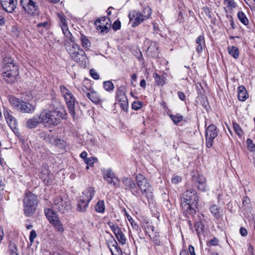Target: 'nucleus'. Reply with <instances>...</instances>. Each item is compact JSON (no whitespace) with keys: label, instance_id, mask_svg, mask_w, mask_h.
Segmentation results:
<instances>
[{"label":"nucleus","instance_id":"nucleus-1","mask_svg":"<svg viewBox=\"0 0 255 255\" xmlns=\"http://www.w3.org/2000/svg\"><path fill=\"white\" fill-rule=\"evenodd\" d=\"M198 197L196 191L193 189L186 190L181 198V207L183 212L187 216L196 213Z\"/></svg>","mask_w":255,"mask_h":255},{"label":"nucleus","instance_id":"nucleus-2","mask_svg":"<svg viewBox=\"0 0 255 255\" xmlns=\"http://www.w3.org/2000/svg\"><path fill=\"white\" fill-rule=\"evenodd\" d=\"M49 110V126L57 125L62 120L66 119L67 113L63 105L55 98L51 99Z\"/></svg>","mask_w":255,"mask_h":255},{"label":"nucleus","instance_id":"nucleus-3","mask_svg":"<svg viewBox=\"0 0 255 255\" xmlns=\"http://www.w3.org/2000/svg\"><path fill=\"white\" fill-rule=\"evenodd\" d=\"M2 70L3 79L7 83H13L18 75V66L15 64L14 60L9 55L3 58Z\"/></svg>","mask_w":255,"mask_h":255},{"label":"nucleus","instance_id":"nucleus-4","mask_svg":"<svg viewBox=\"0 0 255 255\" xmlns=\"http://www.w3.org/2000/svg\"><path fill=\"white\" fill-rule=\"evenodd\" d=\"M136 186L140 192L141 197H137L143 201V197L147 199L149 204L152 201L153 188L148 180L143 175L138 174L135 177Z\"/></svg>","mask_w":255,"mask_h":255},{"label":"nucleus","instance_id":"nucleus-5","mask_svg":"<svg viewBox=\"0 0 255 255\" xmlns=\"http://www.w3.org/2000/svg\"><path fill=\"white\" fill-rule=\"evenodd\" d=\"M151 13V9L149 6L144 7L141 12L135 10H130L128 14L129 23L132 27H135L148 19Z\"/></svg>","mask_w":255,"mask_h":255},{"label":"nucleus","instance_id":"nucleus-6","mask_svg":"<svg viewBox=\"0 0 255 255\" xmlns=\"http://www.w3.org/2000/svg\"><path fill=\"white\" fill-rule=\"evenodd\" d=\"M38 204L37 196L29 191H26L23 198V211L25 215L29 217L35 211Z\"/></svg>","mask_w":255,"mask_h":255},{"label":"nucleus","instance_id":"nucleus-7","mask_svg":"<svg viewBox=\"0 0 255 255\" xmlns=\"http://www.w3.org/2000/svg\"><path fill=\"white\" fill-rule=\"evenodd\" d=\"M66 49L71 57L76 62H86L87 56L84 51L74 42L65 43Z\"/></svg>","mask_w":255,"mask_h":255},{"label":"nucleus","instance_id":"nucleus-8","mask_svg":"<svg viewBox=\"0 0 255 255\" xmlns=\"http://www.w3.org/2000/svg\"><path fill=\"white\" fill-rule=\"evenodd\" d=\"M95 191L92 187L85 189L82 195L79 197L77 204V210L79 212H84L86 211L89 202L94 196Z\"/></svg>","mask_w":255,"mask_h":255},{"label":"nucleus","instance_id":"nucleus-9","mask_svg":"<svg viewBox=\"0 0 255 255\" xmlns=\"http://www.w3.org/2000/svg\"><path fill=\"white\" fill-rule=\"evenodd\" d=\"M60 91L62 96L64 98L66 105L68 107L69 114L74 120L76 118L75 103L76 100L70 91L64 86H61Z\"/></svg>","mask_w":255,"mask_h":255},{"label":"nucleus","instance_id":"nucleus-10","mask_svg":"<svg viewBox=\"0 0 255 255\" xmlns=\"http://www.w3.org/2000/svg\"><path fill=\"white\" fill-rule=\"evenodd\" d=\"M48 110L44 109L39 114L28 119L25 123V127L28 129H33L40 124L48 123Z\"/></svg>","mask_w":255,"mask_h":255},{"label":"nucleus","instance_id":"nucleus-11","mask_svg":"<svg viewBox=\"0 0 255 255\" xmlns=\"http://www.w3.org/2000/svg\"><path fill=\"white\" fill-rule=\"evenodd\" d=\"M53 208L59 211L64 213L70 208V202L67 199H63L61 196H57L53 199Z\"/></svg>","mask_w":255,"mask_h":255},{"label":"nucleus","instance_id":"nucleus-12","mask_svg":"<svg viewBox=\"0 0 255 255\" xmlns=\"http://www.w3.org/2000/svg\"><path fill=\"white\" fill-rule=\"evenodd\" d=\"M217 127L213 124L209 125L206 129L205 138L206 145L208 148H211L214 142V140L218 135Z\"/></svg>","mask_w":255,"mask_h":255},{"label":"nucleus","instance_id":"nucleus-13","mask_svg":"<svg viewBox=\"0 0 255 255\" xmlns=\"http://www.w3.org/2000/svg\"><path fill=\"white\" fill-rule=\"evenodd\" d=\"M126 87L121 86L117 89L116 99L120 103L121 108L125 111H127L128 107L127 97L125 94Z\"/></svg>","mask_w":255,"mask_h":255},{"label":"nucleus","instance_id":"nucleus-14","mask_svg":"<svg viewBox=\"0 0 255 255\" xmlns=\"http://www.w3.org/2000/svg\"><path fill=\"white\" fill-rule=\"evenodd\" d=\"M122 182L125 186L126 189L130 190L132 195L136 197H141L140 192L136 186V183H135L131 178L124 177Z\"/></svg>","mask_w":255,"mask_h":255},{"label":"nucleus","instance_id":"nucleus-15","mask_svg":"<svg viewBox=\"0 0 255 255\" xmlns=\"http://www.w3.org/2000/svg\"><path fill=\"white\" fill-rule=\"evenodd\" d=\"M49 222L52 225L55 229L60 232L64 231V228L57 215L49 209Z\"/></svg>","mask_w":255,"mask_h":255},{"label":"nucleus","instance_id":"nucleus-16","mask_svg":"<svg viewBox=\"0 0 255 255\" xmlns=\"http://www.w3.org/2000/svg\"><path fill=\"white\" fill-rule=\"evenodd\" d=\"M20 4L24 10L29 14H34L37 8V6L32 0H20Z\"/></svg>","mask_w":255,"mask_h":255},{"label":"nucleus","instance_id":"nucleus-17","mask_svg":"<svg viewBox=\"0 0 255 255\" xmlns=\"http://www.w3.org/2000/svg\"><path fill=\"white\" fill-rule=\"evenodd\" d=\"M103 177L109 184L113 185L115 187L119 186L118 179L111 169L105 170L103 171Z\"/></svg>","mask_w":255,"mask_h":255},{"label":"nucleus","instance_id":"nucleus-18","mask_svg":"<svg viewBox=\"0 0 255 255\" xmlns=\"http://www.w3.org/2000/svg\"><path fill=\"white\" fill-rule=\"evenodd\" d=\"M17 3V0H0L3 9L9 13H11L15 10Z\"/></svg>","mask_w":255,"mask_h":255},{"label":"nucleus","instance_id":"nucleus-19","mask_svg":"<svg viewBox=\"0 0 255 255\" xmlns=\"http://www.w3.org/2000/svg\"><path fill=\"white\" fill-rule=\"evenodd\" d=\"M4 115L9 127L13 131H14V130L16 129L17 125V122L15 119L7 110L4 111Z\"/></svg>","mask_w":255,"mask_h":255},{"label":"nucleus","instance_id":"nucleus-20","mask_svg":"<svg viewBox=\"0 0 255 255\" xmlns=\"http://www.w3.org/2000/svg\"><path fill=\"white\" fill-rule=\"evenodd\" d=\"M19 110L22 113L32 114L35 110V107L32 104L22 101L19 106Z\"/></svg>","mask_w":255,"mask_h":255},{"label":"nucleus","instance_id":"nucleus-21","mask_svg":"<svg viewBox=\"0 0 255 255\" xmlns=\"http://www.w3.org/2000/svg\"><path fill=\"white\" fill-rule=\"evenodd\" d=\"M146 52L147 54L151 57H155L158 54V47L155 42H151L148 46Z\"/></svg>","mask_w":255,"mask_h":255},{"label":"nucleus","instance_id":"nucleus-22","mask_svg":"<svg viewBox=\"0 0 255 255\" xmlns=\"http://www.w3.org/2000/svg\"><path fill=\"white\" fill-rule=\"evenodd\" d=\"M238 98L241 101H246L249 97L247 91L243 86H240L238 88Z\"/></svg>","mask_w":255,"mask_h":255},{"label":"nucleus","instance_id":"nucleus-23","mask_svg":"<svg viewBox=\"0 0 255 255\" xmlns=\"http://www.w3.org/2000/svg\"><path fill=\"white\" fill-rule=\"evenodd\" d=\"M62 30L64 35V40L65 41V43H69L74 42V37L69 31L68 27H65L64 26V28H62Z\"/></svg>","mask_w":255,"mask_h":255},{"label":"nucleus","instance_id":"nucleus-24","mask_svg":"<svg viewBox=\"0 0 255 255\" xmlns=\"http://www.w3.org/2000/svg\"><path fill=\"white\" fill-rule=\"evenodd\" d=\"M196 181L198 189L201 191H204L206 188V179L202 175H198L196 177Z\"/></svg>","mask_w":255,"mask_h":255},{"label":"nucleus","instance_id":"nucleus-25","mask_svg":"<svg viewBox=\"0 0 255 255\" xmlns=\"http://www.w3.org/2000/svg\"><path fill=\"white\" fill-rule=\"evenodd\" d=\"M194 227L195 228L196 233L199 238H200V236L202 235L204 232V225L203 220H200V221L196 222L195 223Z\"/></svg>","mask_w":255,"mask_h":255},{"label":"nucleus","instance_id":"nucleus-26","mask_svg":"<svg viewBox=\"0 0 255 255\" xmlns=\"http://www.w3.org/2000/svg\"><path fill=\"white\" fill-rule=\"evenodd\" d=\"M86 96L94 103L99 104L101 102L99 95L95 91L87 93Z\"/></svg>","mask_w":255,"mask_h":255},{"label":"nucleus","instance_id":"nucleus-27","mask_svg":"<svg viewBox=\"0 0 255 255\" xmlns=\"http://www.w3.org/2000/svg\"><path fill=\"white\" fill-rule=\"evenodd\" d=\"M196 43L198 44L196 50L198 53H201L205 45V38L203 35L199 36L196 39Z\"/></svg>","mask_w":255,"mask_h":255},{"label":"nucleus","instance_id":"nucleus-28","mask_svg":"<svg viewBox=\"0 0 255 255\" xmlns=\"http://www.w3.org/2000/svg\"><path fill=\"white\" fill-rule=\"evenodd\" d=\"M229 54L235 59H238L239 56V50L238 47L234 46H229L227 48Z\"/></svg>","mask_w":255,"mask_h":255},{"label":"nucleus","instance_id":"nucleus-29","mask_svg":"<svg viewBox=\"0 0 255 255\" xmlns=\"http://www.w3.org/2000/svg\"><path fill=\"white\" fill-rule=\"evenodd\" d=\"M49 140L50 143L55 145L59 148H64L65 146V141L61 139L50 137L49 138Z\"/></svg>","mask_w":255,"mask_h":255},{"label":"nucleus","instance_id":"nucleus-30","mask_svg":"<svg viewBox=\"0 0 255 255\" xmlns=\"http://www.w3.org/2000/svg\"><path fill=\"white\" fill-rule=\"evenodd\" d=\"M108 225L111 229L112 231L114 233L116 237H117L118 235H120L121 233H122L123 232V230H124V229L120 228L118 226L115 225L113 223L110 221L108 223Z\"/></svg>","mask_w":255,"mask_h":255},{"label":"nucleus","instance_id":"nucleus-31","mask_svg":"<svg viewBox=\"0 0 255 255\" xmlns=\"http://www.w3.org/2000/svg\"><path fill=\"white\" fill-rule=\"evenodd\" d=\"M9 102L10 105L16 110H19V106L21 103L18 99L16 98L13 96H11L9 98Z\"/></svg>","mask_w":255,"mask_h":255},{"label":"nucleus","instance_id":"nucleus-32","mask_svg":"<svg viewBox=\"0 0 255 255\" xmlns=\"http://www.w3.org/2000/svg\"><path fill=\"white\" fill-rule=\"evenodd\" d=\"M96 212L104 213L105 210V205L104 200H99L95 206Z\"/></svg>","mask_w":255,"mask_h":255},{"label":"nucleus","instance_id":"nucleus-33","mask_svg":"<svg viewBox=\"0 0 255 255\" xmlns=\"http://www.w3.org/2000/svg\"><path fill=\"white\" fill-rule=\"evenodd\" d=\"M8 253L9 255H19L17 248L15 244L10 243L9 244Z\"/></svg>","mask_w":255,"mask_h":255},{"label":"nucleus","instance_id":"nucleus-34","mask_svg":"<svg viewBox=\"0 0 255 255\" xmlns=\"http://www.w3.org/2000/svg\"><path fill=\"white\" fill-rule=\"evenodd\" d=\"M238 18L245 25L249 24V21L246 14L243 11H239L237 14Z\"/></svg>","mask_w":255,"mask_h":255},{"label":"nucleus","instance_id":"nucleus-35","mask_svg":"<svg viewBox=\"0 0 255 255\" xmlns=\"http://www.w3.org/2000/svg\"><path fill=\"white\" fill-rule=\"evenodd\" d=\"M153 77L154 78L155 81L158 85L163 86L165 84V77L160 76L156 73H153Z\"/></svg>","mask_w":255,"mask_h":255},{"label":"nucleus","instance_id":"nucleus-36","mask_svg":"<svg viewBox=\"0 0 255 255\" xmlns=\"http://www.w3.org/2000/svg\"><path fill=\"white\" fill-rule=\"evenodd\" d=\"M80 39L82 42V46L85 49H88L91 46V42L86 36L82 34Z\"/></svg>","mask_w":255,"mask_h":255},{"label":"nucleus","instance_id":"nucleus-37","mask_svg":"<svg viewBox=\"0 0 255 255\" xmlns=\"http://www.w3.org/2000/svg\"><path fill=\"white\" fill-rule=\"evenodd\" d=\"M210 211L212 215L216 218L218 219L220 217V209L217 205H214L211 206L210 208Z\"/></svg>","mask_w":255,"mask_h":255},{"label":"nucleus","instance_id":"nucleus-38","mask_svg":"<svg viewBox=\"0 0 255 255\" xmlns=\"http://www.w3.org/2000/svg\"><path fill=\"white\" fill-rule=\"evenodd\" d=\"M103 87L104 89L108 92H111L114 90V85L110 81H105L103 83Z\"/></svg>","mask_w":255,"mask_h":255},{"label":"nucleus","instance_id":"nucleus-39","mask_svg":"<svg viewBox=\"0 0 255 255\" xmlns=\"http://www.w3.org/2000/svg\"><path fill=\"white\" fill-rule=\"evenodd\" d=\"M169 117L175 124H178L179 122L182 121L183 119V116L180 115L179 114H176L175 115L170 114L169 115Z\"/></svg>","mask_w":255,"mask_h":255},{"label":"nucleus","instance_id":"nucleus-40","mask_svg":"<svg viewBox=\"0 0 255 255\" xmlns=\"http://www.w3.org/2000/svg\"><path fill=\"white\" fill-rule=\"evenodd\" d=\"M224 2L230 9H233L237 6V4L234 0H224Z\"/></svg>","mask_w":255,"mask_h":255},{"label":"nucleus","instance_id":"nucleus-41","mask_svg":"<svg viewBox=\"0 0 255 255\" xmlns=\"http://www.w3.org/2000/svg\"><path fill=\"white\" fill-rule=\"evenodd\" d=\"M58 17L60 19V25L61 29L64 28V26L67 27V22L66 17L62 14H58Z\"/></svg>","mask_w":255,"mask_h":255},{"label":"nucleus","instance_id":"nucleus-42","mask_svg":"<svg viewBox=\"0 0 255 255\" xmlns=\"http://www.w3.org/2000/svg\"><path fill=\"white\" fill-rule=\"evenodd\" d=\"M233 128L235 131L237 133L239 137H242L243 135L244 131L237 123H234L233 124Z\"/></svg>","mask_w":255,"mask_h":255},{"label":"nucleus","instance_id":"nucleus-43","mask_svg":"<svg viewBox=\"0 0 255 255\" xmlns=\"http://www.w3.org/2000/svg\"><path fill=\"white\" fill-rule=\"evenodd\" d=\"M105 18H102V19H97L95 22V24L97 27V29L101 31L103 26V23H105Z\"/></svg>","mask_w":255,"mask_h":255},{"label":"nucleus","instance_id":"nucleus-44","mask_svg":"<svg viewBox=\"0 0 255 255\" xmlns=\"http://www.w3.org/2000/svg\"><path fill=\"white\" fill-rule=\"evenodd\" d=\"M116 238L119 241V242L122 245H124L126 244L127 239L123 232L121 233L120 235H118L116 237Z\"/></svg>","mask_w":255,"mask_h":255},{"label":"nucleus","instance_id":"nucleus-45","mask_svg":"<svg viewBox=\"0 0 255 255\" xmlns=\"http://www.w3.org/2000/svg\"><path fill=\"white\" fill-rule=\"evenodd\" d=\"M142 228L144 229L145 232L146 234L150 233V231L152 233L154 232V227L152 225L149 224L148 223L143 225Z\"/></svg>","mask_w":255,"mask_h":255},{"label":"nucleus","instance_id":"nucleus-46","mask_svg":"<svg viewBox=\"0 0 255 255\" xmlns=\"http://www.w3.org/2000/svg\"><path fill=\"white\" fill-rule=\"evenodd\" d=\"M247 144L248 148L250 151H255V144L253 143V141L251 139H247Z\"/></svg>","mask_w":255,"mask_h":255},{"label":"nucleus","instance_id":"nucleus-47","mask_svg":"<svg viewBox=\"0 0 255 255\" xmlns=\"http://www.w3.org/2000/svg\"><path fill=\"white\" fill-rule=\"evenodd\" d=\"M182 181V178L176 174L173 175L171 178V182L173 184H178Z\"/></svg>","mask_w":255,"mask_h":255},{"label":"nucleus","instance_id":"nucleus-48","mask_svg":"<svg viewBox=\"0 0 255 255\" xmlns=\"http://www.w3.org/2000/svg\"><path fill=\"white\" fill-rule=\"evenodd\" d=\"M121 22L119 20H116V21H115L112 26L113 29L115 31L120 29L121 28Z\"/></svg>","mask_w":255,"mask_h":255},{"label":"nucleus","instance_id":"nucleus-49","mask_svg":"<svg viewBox=\"0 0 255 255\" xmlns=\"http://www.w3.org/2000/svg\"><path fill=\"white\" fill-rule=\"evenodd\" d=\"M103 26L101 30V33H108L109 31V29L111 27V24L108 25V23L106 22V24L105 23H103Z\"/></svg>","mask_w":255,"mask_h":255},{"label":"nucleus","instance_id":"nucleus-50","mask_svg":"<svg viewBox=\"0 0 255 255\" xmlns=\"http://www.w3.org/2000/svg\"><path fill=\"white\" fill-rule=\"evenodd\" d=\"M90 73L91 76H92V77L93 79H94L95 80H98L99 79V75L98 74V73L96 72V71L95 69H91Z\"/></svg>","mask_w":255,"mask_h":255},{"label":"nucleus","instance_id":"nucleus-51","mask_svg":"<svg viewBox=\"0 0 255 255\" xmlns=\"http://www.w3.org/2000/svg\"><path fill=\"white\" fill-rule=\"evenodd\" d=\"M131 106H132V108L133 110H137L141 108V107L142 106V104L139 102H134L132 104Z\"/></svg>","mask_w":255,"mask_h":255},{"label":"nucleus","instance_id":"nucleus-52","mask_svg":"<svg viewBox=\"0 0 255 255\" xmlns=\"http://www.w3.org/2000/svg\"><path fill=\"white\" fill-rule=\"evenodd\" d=\"M37 236L36 233L34 230H32L30 233V236H29V241L31 243H32L34 241V240L36 238Z\"/></svg>","mask_w":255,"mask_h":255},{"label":"nucleus","instance_id":"nucleus-53","mask_svg":"<svg viewBox=\"0 0 255 255\" xmlns=\"http://www.w3.org/2000/svg\"><path fill=\"white\" fill-rule=\"evenodd\" d=\"M218 240L216 238L214 237L209 242V244L210 246H217L218 245Z\"/></svg>","mask_w":255,"mask_h":255},{"label":"nucleus","instance_id":"nucleus-54","mask_svg":"<svg viewBox=\"0 0 255 255\" xmlns=\"http://www.w3.org/2000/svg\"><path fill=\"white\" fill-rule=\"evenodd\" d=\"M159 235H155V237L153 238V239H152V240L154 242V244L157 246H159L160 244V240L159 238Z\"/></svg>","mask_w":255,"mask_h":255},{"label":"nucleus","instance_id":"nucleus-55","mask_svg":"<svg viewBox=\"0 0 255 255\" xmlns=\"http://www.w3.org/2000/svg\"><path fill=\"white\" fill-rule=\"evenodd\" d=\"M203 9L206 15L208 16L209 17L211 18L212 16L211 15V11L209 8L208 7H204Z\"/></svg>","mask_w":255,"mask_h":255},{"label":"nucleus","instance_id":"nucleus-56","mask_svg":"<svg viewBox=\"0 0 255 255\" xmlns=\"http://www.w3.org/2000/svg\"><path fill=\"white\" fill-rule=\"evenodd\" d=\"M240 233L241 235L243 237L246 236L248 234L247 230L245 228L243 227H241L240 228Z\"/></svg>","mask_w":255,"mask_h":255},{"label":"nucleus","instance_id":"nucleus-57","mask_svg":"<svg viewBox=\"0 0 255 255\" xmlns=\"http://www.w3.org/2000/svg\"><path fill=\"white\" fill-rule=\"evenodd\" d=\"M250 199L249 197L247 196H245L243 198V204L244 205H248L250 203Z\"/></svg>","mask_w":255,"mask_h":255},{"label":"nucleus","instance_id":"nucleus-58","mask_svg":"<svg viewBox=\"0 0 255 255\" xmlns=\"http://www.w3.org/2000/svg\"><path fill=\"white\" fill-rule=\"evenodd\" d=\"M178 98L182 101H184L185 99V95L184 93L182 92H178Z\"/></svg>","mask_w":255,"mask_h":255},{"label":"nucleus","instance_id":"nucleus-59","mask_svg":"<svg viewBox=\"0 0 255 255\" xmlns=\"http://www.w3.org/2000/svg\"><path fill=\"white\" fill-rule=\"evenodd\" d=\"M188 250L191 255H195L194 248L193 246H192V245H190L188 247Z\"/></svg>","mask_w":255,"mask_h":255},{"label":"nucleus","instance_id":"nucleus-60","mask_svg":"<svg viewBox=\"0 0 255 255\" xmlns=\"http://www.w3.org/2000/svg\"><path fill=\"white\" fill-rule=\"evenodd\" d=\"M131 226L133 229L137 230L138 229V225L134 222V221H132L130 223Z\"/></svg>","mask_w":255,"mask_h":255},{"label":"nucleus","instance_id":"nucleus-61","mask_svg":"<svg viewBox=\"0 0 255 255\" xmlns=\"http://www.w3.org/2000/svg\"><path fill=\"white\" fill-rule=\"evenodd\" d=\"M140 86L143 88H145V86H146V81H145L144 79H142L141 81H140Z\"/></svg>","mask_w":255,"mask_h":255},{"label":"nucleus","instance_id":"nucleus-62","mask_svg":"<svg viewBox=\"0 0 255 255\" xmlns=\"http://www.w3.org/2000/svg\"><path fill=\"white\" fill-rule=\"evenodd\" d=\"M87 153L86 151H83L80 154V157L83 159H85L86 157H87Z\"/></svg>","mask_w":255,"mask_h":255},{"label":"nucleus","instance_id":"nucleus-63","mask_svg":"<svg viewBox=\"0 0 255 255\" xmlns=\"http://www.w3.org/2000/svg\"><path fill=\"white\" fill-rule=\"evenodd\" d=\"M230 24L232 26V28L233 29H235V27H236V26L234 24V21H233V17L232 16H231V19H230Z\"/></svg>","mask_w":255,"mask_h":255},{"label":"nucleus","instance_id":"nucleus-64","mask_svg":"<svg viewBox=\"0 0 255 255\" xmlns=\"http://www.w3.org/2000/svg\"><path fill=\"white\" fill-rule=\"evenodd\" d=\"M85 163L87 164L90 165L91 166V164L93 163V162L92 161V159L88 158L85 160Z\"/></svg>","mask_w":255,"mask_h":255}]
</instances>
